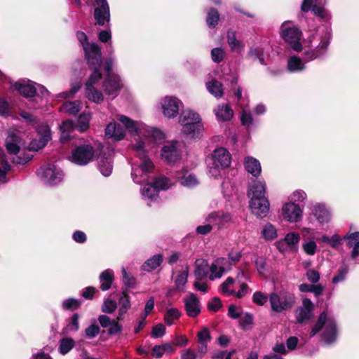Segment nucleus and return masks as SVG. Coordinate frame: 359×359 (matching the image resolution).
<instances>
[{"label": "nucleus", "mask_w": 359, "mask_h": 359, "mask_svg": "<svg viewBox=\"0 0 359 359\" xmlns=\"http://www.w3.org/2000/svg\"><path fill=\"white\" fill-rule=\"evenodd\" d=\"M117 119L129 133H134L135 136L133 149L137 152V159L133 163L131 177L135 183L142 184L149 179L154 168L147 154L161 143L165 139V135L159 129L135 121L124 115H118Z\"/></svg>", "instance_id": "1"}, {"label": "nucleus", "mask_w": 359, "mask_h": 359, "mask_svg": "<svg viewBox=\"0 0 359 359\" xmlns=\"http://www.w3.org/2000/svg\"><path fill=\"white\" fill-rule=\"evenodd\" d=\"M266 185L264 181H254L250 186V208L257 217H264L269 210V202L265 196Z\"/></svg>", "instance_id": "2"}, {"label": "nucleus", "mask_w": 359, "mask_h": 359, "mask_svg": "<svg viewBox=\"0 0 359 359\" xmlns=\"http://www.w3.org/2000/svg\"><path fill=\"white\" fill-rule=\"evenodd\" d=\"M242 278L249 280L250 276L245 271L238 272L236 278L228 277L219 286V292L227 297L233 296L238 299L244 297L251 292L248 285L242 282Z\"/></svg>", "instance_id": "3"}, {"label": "nucleus", "mask_w": 359, "mask_h": 359, "mask_svg": "<svg viewBox=\"0 0 359 359\" xmlns=\"http://www.w3.org/2000/svg\"><path fill=\"white\" fill-rule=\"evenodd\" d=\"M331 39V34L327 29L322 33H317L310 41V46L304 51V59L306 62L312 61L325 55Z\"/></svg>", "instance_id": "4"}, {"label": "nucleus", "mask_w": 359, "mask_h": 359, "mask_svg": "<svg viewBox=\"0 0 359 359\" xmlns=\"http://www.w3.org/2000/svg\"><path fill=\"white\" fill-rule=\"evenodd\" d=\"M323 329H324L322 334L323 341L327 344L334 342L337 338L336 321L332 315L327 311L320 314L316 323L309 332L310 338L314 337Z\"/></svg>", "instance_id": "5"}, {"label": "nucleus", "mask_w": 359, "mask_h": 359, "mask_svg": "<svg viewBox=\"0 0 359 359\" xmlns=\"http://www.w3.org/2000/svg\"><path fill=\"white\" fill-rule=\"evenodd\" d=\"M179 123L182 127V132L187 135L194 136L203 129L200 115L191 109H185L181 113Z\"/></svg>", "instance_id": "6"}, {"label": "nucleus", "mask_w": 359, "mask_h": 359, "mask_svg": "<svg viewBox=\"0 0 359 359\" xmlns=\"http://www.w3.org/2000/svg\"><path fill=\"white\" fill-rule=\"evenodd\" d=\"M271 310L276 313H282L291 309L296 304L294 294L286 290L274 292L269 295Z\"/></svg>", "instance_id": "7"}, {"label": "nucleus", "mask_w": 359, "mask_h": 359, "mask_svg": "<svg viewBox=\"0 0 359 359\" xmlns=\"http://www.w3.org/2000/svg\"><path fill=\"white\" fill-rule=\"evenodd\" d=\"M6 147L10 154L16 155L13 158V161L15 164L24 165L32 158V156L27 154H21L20 149L25 147V140L16 133H10L6 140Z\"/></svg>", "instance_id": "8"}, {"label": "nucleus", "mask_w": 359, "mask_h": 359, "mask_svg": "<svg viewBox=\"0 0 359 359\" xmlns=\"http://www.w3.org/2000/svg\"><path fill=\"white\" fill-rule=\"evenodd\" d=\"M101 66L102 62L95 67H89L93 70L88 79L85 84V95L91 102L100 104L104 100V96L101 91L95 86L101 79Z\"/></svg>", "instance_id": "9"}, {"label": "nucleus", "mask_w": 359, "mask_h": 359, "mask_svg": "<svg viewBox=\"0 0 359 359\" xmlns=\"http://www.w3.org/2000/svg\"><path fill=\"white\" fill-rule=\"evenodd\" d=\"M76 38L80 42L84 53L85 57L89 67H95L102 62V53L100 47L95 43H90L86 34L81 31L76 32Z\"/></svg>", "instance_id": "10"}, {"label": "nucleus", "mask_w": 359, "mask_h": 359, "mask_svg": "<svg viewBox=\"0 0 359 359\" xmlns=\"http://www.w3.org/2000/svg\"><path fill=\"white\" fill-rule=\"evenodd\" d=\"M114 64L111 58L107 59L104 62V70L108 73L107 78L103 82V89L105 93L111 97H116L118 95L119 90L123 86V83L120 76L116 74H110Z\"/></svg>", "instance_id": "11"}, {"label": "nucleus", "mask_w": 359, "mask_h": 359, "mask_svg": "<svg viewBox=\"0 0 359 359\" xmlns=\"http://www.w3.org/2000/svg\"><path fill=\"white\" fill-rule=\"evenodd\" d=\"M37 175L44 184L49 186L59 184L64 178L63 171L55 164H47L41 167Z\"/></svg>", "instance_id": "12"}, {"label": "nucleus", "mask_w": 359, "mask_h": 359, "mask_svg": "<svg viewBox=\"0 0 359 359\" xmlns=\"http://www.w3.org/2000/svg\"><path fill=\"white\" fill-rule=\"evenodd\" d=\"M301 34L300 30L290 21L284 22L280 27L281 37L296 51H299L302 48L299 42Z\"/></svg>", "instance_id": "13"}, {"label": "nucleus", "mask_w": 359, "mask_h": 359, "mask_svg": "<svg viewBox=\"0 0 359 359\" xmlns=\"http://www.w3.org/2000/svg\"><path fill=\"white\" fill-rule=\"evenodd\" d=\"M212 160V165L210 167L209 173L217 177L220 175V170L229 166L231 156L226 149L220 147L214 151Z\"/></svg>", "instance_id": "14"}, {"label": "nucleus", "mask_w": 359, "mask_h": 359, "mask_svg": "<svg viewBox=\"0 0 359 359\" xmlns=\"http://www.w3.org/2000/svg\"><path fill=\"white\" fill-rule=\"evenodd\" d=\"M14 87L18 91L25 97H32L36 95L35 100L38 102L39 100H41L37 90L41 93L42 97H46L48 95V91L42 86L38 85V88H36L35 84L30 81H20L14 84Z\"/></svg>", "instance_id": "15"}, {"label": "nucleus", "mask_w": 359, "mask_h": 359, "mask_svg": "<svg viewBox=\"0 0 359 359\" xmlns=\"http://www.w3.org/2000/svg\"><path fill=\"white\" fill-rule=\"evenodd\" d=\"M94 149L88 144L81 145L72 152L71 161L79 165H85L93 160Z\"/></svg>", "instance_id": "16"}, {"label": "nucleus", "mask_w": 359, "mask_h": 359, "mask_svg": "<svg viewBox=\"0 0 359 359\" xmlns=\"http://www.w3.org/2000/svg\"><path fill=\"white\" fill-rule=\"evenodd\" d=\"M182 102L178 98L173 96H165L161 100L160 105L163 114L169 118L176 117Z\"/></svg>", "instance_id": "17"}, {"label": "nucleus", "mask_w": 359, "mask_h": 359, "mask_svg": "<svg viewBox=\"0 0 359 359\" xmlns=\"http://www.w3.org/2000/svg\"><path fill=\"white\" fill-rule=\"evenodd\" d=\"M37 137L32 140L27 148L29 151H38L43 148L50 140V131L47 124H41L36 128Z\"/></svg>", "instance_id": "18"}, {"label": "nucleus", "mask_w": 359, "mask_h": 359, "mask_svg": "<svg viewBox=\"0 0 359 359\" xmlns=\"http://www.w3.org/2000/svg\"><path fill=\"white\" fill-rule=\"evenodd\" d=\"M303 209L294 202L285 203L281 209L283 219L290 223H297L302 220Z\"/></svg>", "instance_id": "19"}, {"label": "nucleus", "mask_w": 359, "mask_h": 359, "mask_svg": "<svg viewBox=\"0 0 359 359\" xmlns=\"http://www.w3.org/2000/svg\"><path fill=\"white\" fill-rule=\"evenodd\" d=\"M231 270L230 261L224 257H219L214 260L209 267L208 278L210 280L219 279L224 273Z\"/></svg>", "instance_id": "20"}, {"label": "nucleus", "mask_w": 359, "mask_h": 359, "mask_svg": "<svg viewBox=\"0 0 359 359\" xmlns=\"http://www.w3.org/2000/svg\"><path fill=\"white\" fill-rule=\"evenodd\" d=\"M95 11L94 18L97 23L100 26L106 24L109 25L110 22V10L107 0H94Z\"/></svg>", "instance_id": "21"}, {"label": "nucleus", "mask_w": 359, "mask_h": 359, "mask_svg": "<svg viewBox=\"0 0 359 359\" xmlns=\"http://www.w3.org/2000/svg\"><path fill=\"white\" fill-rule=\"evenodd\" d=\"M314 304L308 298L302 300V306L295 311V317L298 323H303L310 320L313 316Z\"/></svg>", "instance_id": "22"}, {"label": "nucleus", "mask_w": 359, "mask_h": 359, "mask_svg": "<svg viewBox=\"0 0 359 359\" xmlns=\"http://www.w3.org/2000/svg\"><path fill=\"white\" fill-rule=\"evenodd\" d=\"M175 177L181 185L192 188L198 184L199 181L196 176L187 168H182L175 174Z\"/></svg>", "instance_id": "23"}, {"label": "nucleus", "mask_w": 359, "mask_h": 359, "mask_svg": "<svg viewBox=\"0 0 359 359\" xmlns=\"http://www.w3.org/2000/svg\"><path fill=\"white\" fill-rule=\"evenodd\" d=\"M161 156L163 161L169 163L177 161L180 156L177 142H167L161 149Z\"/></svg>", "instance_id": "24"}, {"label": "nucleus", "mask_w": 359, "mask_h": 359, "mask_svg": "<svg viewBox=\"0 0 359 359\" xmlns=\"http://www.w3.org/2000/svg\"><path fill=\"white\" fill-rule=\"evenodd\" d=\"M321 4V0H304L302 4V10L304 12L311 10L314 15L325 19L328 17V13L320 6Z\"/></svg>", "instance_id": "25"}, {"label": "nucleus", "mask_w": 359, "mask_h": 359, "mask_svg": "<svg viewBox=\"0 0 359 359\" xmlns=\"http://www.w3.org/2000/svg\"><path fill=\"white\" fill-rule=\"evenodd\" d=\"M231 216L229 213L222 212H213L205 218V222L212 224V227L221 228L226 223L230 222Z\"/></svg>", "instance_id": "26"}, {"label": "nucleus", "mask_w": 359, "mask_h": 359, "mask_svg": "<svg viewBox=\"0 0 359 359\" xmlns=\"http://www.w3.org/2000/svg\"><path fill=\"white\" fill-rule=\"evenodd\" d=\"M184 302L187 313L189 317L195 318L201 313L199 300L194 294H190Z\"/></svg>", "instance_id": "27"}, {"label": "nucleus", "mask_w": 359, "mask_h": 359, "mask_svg": "<svg viewBox=\"0 0 359 359\" xmlns=\"http://www.w3.org/2000/svg\"><path fill=\"white\" fill-rule=\"evenodd\" d=\"M311 212L321 224H327L331 220V212L323 204H316L313 205Z\"/></svg>", "instance_id": "28"}, {"label": "nucleus", "mask_w": 359, "mask_h": 359, "mask_svg": "<svg viewBox=\"0 0 359 359\" xmlns=\"http://www.w3.org/2000/svg\"><path fill=\"white\" fill-rule=\"evenodd\" d=\"M125 135L124 129L116 122H111L106 127L105 136L108 138L119 141L124 138Z\"/></svg>", "instance_id": "29"}, {"label": "nucleus", "mask_w": 359, "mask_h": 359, "mask_svg": "<svg viewBox=\"0 0 359 359\" xmlns=\"http://www.w3.org/2000/svg\"><path fill=\"white\" fill-rule=\"evenodd\" d=\"M213 111L218 121H230L233 116L232 108L227 104L217 105Z\"/></svg>", "instance_id": "30"}, {"label": "nucleus", "mask_w": 359, "mask_h": 359, "mask_svg": "<svg viewBox=\"0 0 359 359\" xmlns=\"http://www.w3.org/2000/svg\"><path fill=\"white\" fill-rule=\"evenodd\" d=\"M194 276L198 280H202L208 276V264L205 259H198L196 260Z\"/></svg>", "instance_id": "31"}, {"label": "nucleus", "mask_w": 359, "mask_h": 359, "mask_svg": "<svg viewBox=\"0 0 359 359\" xmlns=\"http://www.w3.org/2000/svg\"><path fill=\"white\" fill-rule=\"evenodd\" d=\"M227 43L231 50L236 53H241L245 47L244 43L236 37V32L233 30H229L226 36Z\"/></svg>", "instance_id": "32"}, {"label": "nucleus", "mask_w": 359, "mask_h": 359, "mask_svg": "<svg viewBox=\"0 0 359 359\" xmlns=\"http://www.w3.org/2000/svg\"><path fill=\"white\" fill-rule=\"evenodd\" d=\"M114 280V274L112 270L106 269L104 271H102L99 276L100 289L102 291H107L109 290Z\"/></svg>", "instance_id": "33"}, {"label": "nucleus", "mask_w": 359, "mask_h": 359, "mask_svg": "<svg viewBox=\"0 0 359 359\" xmlns=\"http://www.w3.org/2000/svg\"><path fill=\"white\" fill-rule=\"evenodd\" d=\"M244 165L248 172L255 177L259 175L261 173V165L258 160L253 157L248 156L245 158Z\"/></svg>", "instance_id": "34"}, {"label": "nucleus", "mask_w": 359, "mask_h": 359, "mask_svg": "<svg viewBox=\"0 0 359 359\" xmlns=\"http://www.w3.org/2000/svg\"><path fill=\"white\" fill-rule=\"evenodd\" d=\"M207 90L215 97L219 99L224 95V88L221 82L216 79L208 81L205 83Z\"/></svg>", "instance_id": "35"}, {"label": "nucleus", "mask_w": 359, "mask_h": 359, "mask_svg": "<svg viewBox=\"0 0 359 359\" xmlns=\"http://www.w3.org/2000/svg\"><path fill=\"white\" fill-rule=\"evenodd\" d=\"M141 194L144 200L148 201V205H150L151 201H154L158 196V191L154 184H146L141 190Z\"/></svg>", "instance_id": "36"}, {"label": "nucleus", "mask_w": 359, "mask_h": 359, "mask_svg": "<svg viewBox=\"0 0 359 359\" xmlns=\"http://www.w3.org/2000/svg\"><path fill=\"white\" fill-rule=\"evenodd\" d=\"M118 311L117 320H121L124 318V315L127 313L128 310L130 308V297L126 293L123 292L118 299Z\"/></svg>", "instance_id": "37"}, {"label": "nucleus", "mask_w": 359, "mask_h": 359, "mask_svg": "<svg viewBox=\"0 0 359 359\" xmlns=\"http://www.w3.org/2000/svg\"><path fill=\"white\" fill-rule=\"evenodd\" d=\"M98 168L102 175L109 176L113 170L112 159L110 156L107 157L101 156L98 159Z\"/></svg>", "instance_id": "38"}, {"label": "nucleus", "mask_w": 359, "mask_h": 359, "mask_svg": "<svg viewBox=\"0 0 359 359\" xmlns=\"http://www.w3.org/2000/svg\"><path fill=\"white\" fill-rule=\"evenodd\" d=\"M75 123L71 120L64 121L60 126V141L65 142L69 140L70 133L74 129Z\"/></svg>", "instance_id": "39"}, {"label": "nucleus", "mask_w": 359, "mask_h": 359, "mask_svg": "<svg viewBox=\"0 0 359 359\" xmlns=\"http://www.w3.org/2000/svg\"><path fill=\"white\" fill-rule=\"evenodd\" d=\"M262 237L266 241H272L278 237L277 229L271 223H266L261 230Z\"/></svg>", "instance_id": "40"}, {"label": "nucleus", "mask_w": 359, "mask_h": 359, "mask_svg": "<svg viewBox=\"0 0 359 359\" xmlns=\"http://www.w3.org/2000/svg\"><path fill=\"white\" fill-rule=\"evenodd\" d=\"M81 109L82 103L79 100L66 102L61 107L62 111L72 115H76Z\"/></svg>", "instance_id": "41"}, {"label": "nucleus", "mask_w": 359, "mask_h": 359, "mask_svg": "<svg viewBox=\"0 0 359 359\" xmlns=\"http://www.w3.org/2000/svg\"><path fill=\"white\" fill-rule=\"evenodd\" d=\"M305 69V65L301 58L297 56L291 57L287 62V69L290 72H297Z\"/></svg>", "instance_id": "42"}, {"label": "nucleus", "mask_w": 359, "mask_h": 359, "mask_svg": "<svg viewBox=\"0 0 359 359\" xmlns=\"http://www.w3.org/2000/svg\"><path fill=\"white\" fill-rule=\"evenodd\" d=\"M162 261L163 257L160 254L155 255L144 262L142 265V269L148 271L156 269L160 266Z\"/></svg>", "instance_id": "43"}, {"label": "nucleus", "mask_w": 359, "mask_h": 359, "mask_svg": "<svg viewBox=\"0 0 359 359\" xmlns=\"http://www.w3.org/2000/svg\"><path fill=\"white\" fill-rule=\"evenodd\" d=\"M91 118L90 113L81 114L79 118L77 124H75V127L80 132H85L89 128V122Z\"/></svg>", "instance_id": "44"}, {"label": "nucleus", "mask_w": 359, "mask_h": 359, "mask_svg": "<svg viewBox=\"0 0 359 359\" xmlns=\"http://www.w3.org/2000/svg\"><path fill=\"white\" fill-rule=\"evenodd\" d=\"M181 316V313L176 308H169L166 310L164 315V322L168 325H171L175 320H178Z\"/></svg>", "instance_id": "45"}, {"label": "nucleus", "mask_w": 359, "mask_h": 359, "mask_svg": "<svg viewBox=\"0 0 359 359\" xmlns=\"http://www.w3.org/2000/svg\"><path fill=\"white\" fill-rule=\"evenodd\" d=\"M75 341L72 338L65 337L60 340L59 351L61 354L65 355L69 353L74 346Z\"/></svg>", "instance_id": "46"}, {"label": "nucleus", "mask_w": 359, "mask_h": 359, "mask_svg": "<svg viewBox=\"0 0 359 359\" xmlns=\"http://www.w3.org/2000/svg\"><path fill=\"white\" fill-rule=\"evenodd\" d=\"M154 185L156 187L158 191L166 190L172 187V183L169 178L161 176L155 180Z\"/></svg>", "instance_id": "47"}, {"label": "nucleus", "mask_w": 359, "mask_h": 359, "mask_svg": "<svg viewBox=\"0 0 359 359\" xmlns=\"http://www.w3.org/2000/svg\"><path fill=\"white\" fill-rule=\"evenodd\" d=\"M349 271L348 266L346 265H344L337 271V273L334 276L332 280V283L333 284H338L339 283H341L345 280L346 275L348 274Z\"/></svg>", "instance_id": "48"}, {"label": "nucleus", "mask_w": 359, "mask_h": 359, "mask_svg": "<svg viewBox=\"0 0 359 359\" xmlns=\"http://www.w3.org/2000/svg\"><path fill=\"white\" fill-rule=\"evenodd\" d=\"M188 271L187 269L180 272L175 278V285L178 290H183L185 284L187 282Z\"/></svg>", "instance_id": "49"}, {"label": "nucleus", "mask_w": 359, "mask_h": 359, "mask_svg": "<svg viewBox=\"0 0 359 359\" xmlns=\"http://www.w3.org/2000/svg\"><path fill=\"white\" fill-rule=\"evenodd\" d=\"M240 107L242 109L241 116V121L242 125L248 128L252 124L253 122L252 114L250 111L245 109L242 104H240Z\"/></svg>", "instance_id": "50"}, {"label": "nucleus", "mask_w": 359, "mask_h": 359, "mask_svg": "<svg viewBox=\"0 0 359 359\" xmlns=\"http://www.w3.org/2000/svg\"><path fill=\"white\" fill-rule=\"evenodd\" d=\"M347 241V246L348 248H359V232L348 233L344 237Z\"/></svg>", "instance_id": "51"}, {"label": "nucleus", "mask_w": 359, "mask_h": 359, "mask_svg": "<svg viewBox=\"0 0 359 359\" xmlns=\"http://www.w3.org/2000/svg\"><path fill=\"white\" fill-rule=\"evenodd\" d=\"M219 19V15L217 10L212 8L208 11L206 22L209 27H215Z\"/></svg>", "instance_id": "52"}, {"label": "nucleus", "mask_w": 359, "mask_h": 359, "mask_svg": "<svg viewBox=\"0 0 359 359\" xmlns=\"http://www.w3.org/2000/svg\"><path fill=\"white\" fill-rule=\"evenodd\" d=\"M117 308L116 302L111 299H107L104 301L102 306V311L104 313H111Z\"/></svg>", "instance_id": "53"}, {"label": "nucleus", "mask_w": 359, "mask_h": 359, "mask_svg": "<svg viewBox=\"0 0 359 359\" xmlns=\"http://www.w3.org/2000/svg\"><path fill=\"white\" fill-rule=\"evenodd\" d=\"M81 305V301L74 298L65 299L62 302V308L65 310H75Z\"/></svg>", "instance_id": "54"}, {"label": "nucleus", "mask_w": 359, "mask_h": 359, "mask_svg": "<svg viewBox=\"0 0 359 359\" xmlns=\"http://www.w3.org/2000/svg\"><path fill=\"white\" fill-rule=\"evenodd\" d=\"M225 57V51L222 48H215L211 50V58L213 62L219 63Z\"/></svg>", "instance_id": "55"}, {"label": "nucleus", "mask_w": 359, "mask_h": 359, "mask_svg": "<svg viewBox=\"0 0 359 359\" xmlns=\"http://www.w3.org/2000/svg\"><path fill=\"white\" fill-rule=\"evenodd\" d=\"M123 282L128 287H134L136 284L135 278L128 273L124 267L122 268Z\"/></svg>", "instance_id": "56"}, {"label": "nucleus", "mask_w": 359, "mask_h": 359, "mask_svg": "<svg viewBox=\"0 0 359 359\" xmlns=\"http://www.w3.org/2000/svg\"><path fill=\"white\" fill-rule=\"evenodd\" d=\"M300 240L299 234L295 232H290L286 234L285 236L284 241L285 243L287 244L290 246H294L297 245Z\"/></svg>", "instance_id": "57"}, {"label": "nucleus", "mask_w": 359, "mask_h": 359, "mask_svg": "<svg viewBox=\"0 0 359 359\" xmlns=\"http://www.w3.org/2000/svg\"><path fill=\"white\" fill-rule=\"evenodd\" d=\"M304 252L308 255H314L317 250V245L315 241H310L302 244Z\"/></svg>", "instance_id": "58"}, {"label": "nucleus", "mask_w": 359, "mask_h": 359, "mask_svg": "<svg viewBox=\"0 0 359 359\" xmlns=\"http://www.w3.org/2000/svg\"><path fill=\"white\" fill-rule=\"evenodd\" d=\"M100 332V327L96 324H92L85 329L86 337L88 339L95 338Z\"/></svg>", "instance_id": "59"}, {"label": "nucleus", "mask_w": 359, "mask_h": 359, "mask_svg": "<svg viewBox=\"0 0 359 359\" xmlns=\"http://www.w3.org/2000/svg\"><path fill=\"white\" fill-rule=\"evenodd\" d=\"M79 315L77 313H74L69 320V324L67 325V331H74L76 332L79 329Z\"/></svg>", "instance_id": "60"}, {"label": "nucleus", "mask_w": 359, "mask_h": 359, "mask_svg": "<svg viewBox=\"0 0 359 359\" xmlns=\"http://www.w3.org/2000/svg\"><path fill=\"white\" fill-rule=\"evenodd\" d=\"M11 170V165L8 162H4L0 165V183H6L7 182L6 175Z\"/></svg>", "instance_id": "61"}, {"label": "nucleus", "mask_w": 359, "mask_h": 359, "mask_svg": "<svg viewBox=\"0 0 359 359\" xmlns=\"http://www.w3.org/2000/svg\"><path fill=\"white\" fill-rule=\"evenodd\" d=\"M268 297L261 292H256L252 296L253 302L259 306H263L267 302Z\"/></svg>", "instance_id": "62"}, {"label": "nucleus", "mask_w": 359, "mask_h": 359, "mask_svg": "<svg viewBox=\"0 0 359 359\" xmlns=\"http://www.w3.org/2000/svg\"><path fill=\"white\" fill-rule=\"evenodd\" d=\"M165 332V327L163 324H158L152 330L151 335L154 338L162 337Z\"/></svg>", "instance_id": "63"}, {"label": "nucleus", "mask_w": 359, "mask_h": 359, "mask_svg": "<svg viewBox=\"0 0 359 359\" xmlns=\"http://www.w3.org/2000/svg\"><path fill=\"white\" fill-rule=\"evenodd\" d=\"M306 276L312 283H317L320 280V273L314 269H309L306 271Z\"/></svg>", "instance_id": "64"}]
</instances>
